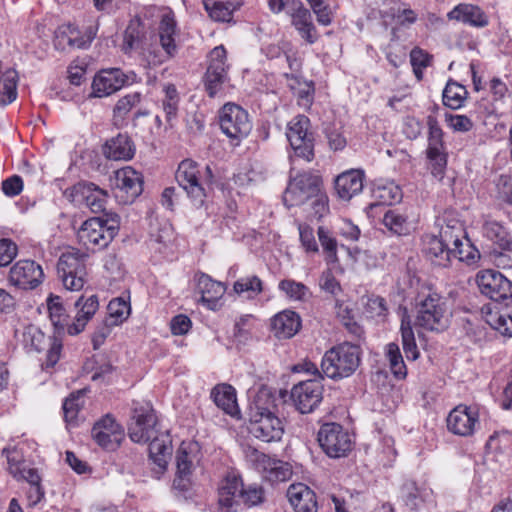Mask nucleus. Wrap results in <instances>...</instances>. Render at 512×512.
Returning a JSON list of instances; mask_svg holds the SVG:
<instances>
[{
  "label": "nucleus",
  "instance_id": "nucleus-1",
  "mask_svg": "<svg viewBox=\"0 0 512 512\" xmlns=\"http://www.w3.org/2000/svg\"><path fill=\"white\" fill-rule=\"evenodd\" d=\"M151 40L140 21L132 20L125 30L122 49L126 54L134 52L144 67L160 66L178 54L175 50L168 52L167 48L159 47Z\"/></svg>",
  "mask_w": 512,
  "mask_h": 512
},
{
  "label": "nucleus",
  "instance_id": "nucleus-2",
  "mask_svg": "<svg viewBox=\"0 0 512 512\" xmlns=\"http://www.w3.org/2000/svg\"><path fill=\"white\" fill-rule=\"evenodd\" d=\"M415 326L425 331L443 332L450 324L446 301L436 291L420 292L415 303Z\"/></svg>",
  "mask_w": 512,
  "mask_h": 512
},
{
  "label": "nucleus",
  "instance_id": "nucleus-3",
  "mask_svg": "<svg viewBox=\"0 0 512 512\" xmlns=\"http://www.w3.org/2000/svg\"><path fill=\"white\" fill-rule=\"evenodd\" d=\"M265 403H273L269 394L261 391L257 394L249 412V432L264 442L279 441L284 433V426L279 417Z\"/></svg>",
  "mask_w": 512,
  "mask_h": 512
},
{
  "label": "nucleus",
  "instance_id": "nucleus-4",
  "mask_svg": "<svg viewBox=\"0 0 512 512\" xmlns=\"http://www.w3.org/2000/svg\"><path fill=\"white\" fill-rule=\"evenodd\" d=\"M120 228V217L115 213L87 219L78 229L77 238L87 250H100L109 245Z\"/></svg>",
  "mask_w": 512,
  "mask_h": 512
},
{
  "label": "nucleus",
  "instance_id": "nucleus-5",
  "mask_svg": "<svg viewBox=\"0 0 512 512\" xmlns=\"http://www.w3.org/2000/svg\"><path fill=\"white\" fill-rule=\"evenodd\" d=\"M360 361V347L344 342L325 352L321 369L328 378L339 380L351 376L359 367Z\"/></svg>",
  "mask_w": 512,
  "mask_h": 512
},
{
  "label": "nucleus",
  "instance_id": "nucleus-6",
  "mask_svg": "<svg viewBox=\"0 0 512 512\" xmlns=\"http://www.w3.org/2000/svg\"><path fill=\"white\" fill-rule=\"evenodd\" d=\"M263 498L264 492L261 486L256 484L245 486L239 476L228 475L219 489V507L215 512H231L239 503L255 506L260 504Z\"/></svg>",
  "mask_w": 512,
  "mask_h": 512
},
{
  "label": "nucleus",
  "instance_id": "nucleus-7",
  "mask_svg": "<svg viewBox=\"0 0 512 512\" xmlns=\"http://www.w3.org/2000/svg\"><path fill=\"white\" fill-rule=\"evenodd\" d=\"M88 255L72 248L63 252L57 262V274L65 289L80 291L87 281Z\"/></svg>",
  "mask_w": 512,
  "mask_h": 512
},
{
  "label": "nucleus",
  "instance_id": "nucleus-8",
  "mask_svg": "<svg viewBox=\"0 0 512 512\" xmlns=\"http://www.w3.org/2000/svg\"><path fill=\"white\" fill-rule=\"evenodd\" d=\"M320 186H322V180L315 174L304 172L296 176L291 175L283 193V202L288 208L305 205L311 198L317 196Z\"/></svg>",
  "mask_w": 512,
  "mask_h": 512
},
{
  "label": "nucleus",
  "instance_id": "nucleus-9",
  "mask_svg": "<svg viewBox=\"0 0 512 512\" xmlns=\"http://www.w3.org/2000/svg\"><path fill=\"white\" fill-rule=\"evenodd\" d=\"M428 146L426 150L429 168L434 178L441 181L447 166V154L443 141V131L435 116H427Z\"/></svg>",
  "mask_w": 512,
  "mask_h": 512
},
{
  "label": "nucleus",
  "instance_id": "nucleus-10",
  "mask_svg": "<svg viewBox=\"0 0 512 512\" xmlns=\"http://www.w3.org/2000/svg\"><path fill=\"white\" fill-rule=\"evenodd\" d=\"M175 178L195 206L200 207L204 204L207 197L205 181L202 180L199 165L195 161L191 159L181 161Z\"/></svg>",
  "mask_w": 512,
  "mask_h": 512
},
{
  "label": "nucleus",
  "instance_id": "nucleus-11",
  "mask_svg": "<svg viewBox=\"0 0 512 512\" xmlns=\"http://www.w3.org/2000/svg\"><path fill=\"white\" fill-rule=\"evenodd\" d=\"M287 139L297 157L310 162L314 158V135L305 115L294 117L287 125Z\"/></svg>",
  "mask_w": 512,
  "mask_h": 512
},
{
  "label": "nucleus",
  "instance_id": "nucleus-12",
  "mask_svg": "<svg viewBox=\"0 0 512 512\" xmlns=\"http://www.w3.org/2000/svg\"><path fill=\"white\" fill-rule=\"evenodd\" d=\"M219 124L221 131L237 144L246 138L252 129L248 113L234 103H227L222 107Z\"/></svg>",
  "mask_w": 512,
  "mask_h": 512
},
{
  "label": "nucleus",
  "instance_id": "nucleus-13",
  "mask_svg": "<svg viewBox=\"0 0 512 512\" xmlns=\"http://www.w3.org/2000/svg\"><path fill=\"white\" fill-rule=\"evenodd\" d=\"M318 442L322 450L331 458L347 455L352 449L350 434L338 423H325L318 432Z\"/></svg>",
  "mask_w": 512,
  "mask_h": 512
},
{
  "label": "nucleus",
  "instance_id": "nucleus-14",
  "mask_svg": "<svg viewBox=\"0 0 512 512\" xmlns=\"http://www.w3.org/2000/svg\"><path fill=\"white\" fill-rule=\"evenodd\" d=\"M22 343L28 351L41 352L48 347L45 367H53L60 359L62 342L57 337H46L45 334L34 325L26 326L22 332Z\"/></svg>",
  "mask_w": 512,
  "mask_h": 512
},
{
  "label": "nucleus",
  "instance_id": "nucleus-15",
  "mask_svg": "<svg viewBox=\"0 0 512 512\" xmlns=\"http://www.w3.org/2000/svg\"><path fill=\"white\" fill-rule=\"evenodd\" d=\"M476 282L481 293L495 302L512 298V282L496 270L479 271Z\"/></svg>",
  "mask_w": 512,
  "mask_h": 512
},
{
  "label": "nucleus",
  "instance_id": "nucleus-16",
  "mask_svg": "<svg viewBox=\"0 0 512 512\" xmlns=\"http://www.w3.org/2000/svg\"><path fill=\"white\" fill-rule=\"evenodd\" d=\"M226 50L223 46L215 47L209 54V64L205 74V87L210 97H214L228 81Z\"/></svg>",
  "mask_w": 512,
  "mask_h": 512
},
{
  "label": "nucleus",
  "instance_id": "nucleus-17",
  "mask_svg": "<svg viewBox=\"0 0 512 512\" xmlns=\"http://www.w3.org/2000/svg\"><path fill=\"white\" fill-rule=\"evenodd\" d=\"M66 197L77 205L85 204L92 212L98 213L105 210L107 191L100 189L91 182H79L65 191Z\"/></svg>",
  "mask_w": 512,
  "mask_h": 512
},
{
  "label": "nucleus",
  "instance_id": "nucleus-18",
  "mask_svg": "<svg viewBox=\"0 0 512 512\" xmlns=\"http://www.w3.org/2000/svg\"><path fill=\"white\" fill-rule=\"evenodd\" d=\"M323 385L316 378L301 381L291 390V399L296 409L302 413L312 412L321 402Z\"/></svg>",
  "mask_w": 512,
  "mask_h": 512
},
{
  "label": "nucleus",
  "instance_id": "nucleus-19",
  "mask_svg": "<svg viewBox=\"0 0 512 512\" xmlns=\"http://www.w3.org/2000/svg\"><path fill=\"white\" fill-rule=\"evenodd\" d=\"M44 278L42 267L33 260H19L9 271V283L23 290L38 287Z\"/></svg>",
  "mask_w": 512,
  "mask_h": 512
},
{
  "label": "nucleus",
  "instance_id": "nucleus-20",
  "mask_svg": "<svg viewBox=\"0 0 512 512\" xmlns=\"http://www.w3.org/2000/svg\"><path fill=\"white\" fill-rule=\"evenodd\" d=\"M447 429L460 437L472 436L479 427V413L476 408L458 405L447 416Z\"/></svg>",
  "mask_w": 512,
  "mask_h": 512
},
{
  "label": "nucleus",
  "instance_id": "nucleus-21",
  "mask_svg": "<svg viewBox=\"0 0 512 512\" xmlns=\"http://www.w3.org/2000/svg\"><path fill=\"white\" fill-rule=\"evenodd\" d=\"M115 196L123 204L132 203L143 191V179L139 172L127 166L115 172Z\"/></svg>",
  "mask_w": 512,
  "mask_h": 512
},
{
  "label": "nucleus",
  "instance_id": "nucleus-22",
  "mask_svg": "<svg viewBox=\"0 0 512 512\" xmlns=\"http://www.w3.org/2000/svg\"><path fill=\"white\" fill-rule=\"evenodd\" d=\"M286 13L290 16L292 26L302 39L309 44L318 40L319 35L313 23L312 14L300 0H287Z\"/></svg>",
  "mask_w": 512,
  "mask_h": 512
},
{
  "label": "nucleus",
  "instance_id": "nucleus-23",
  "mask_svg": "<svg viewBox=\"0 0 512 512\" xmlns=\"http://www.w3.org/2000/svg\"><path fill=\"white\" fill-rule=\"evenodd\" d=\"M129 81L120 68H108L98 71L92 81L91 97L103 98L114 94Z\"/></svg>",
  "mask_w": 512,
  "mask_h": 512
},
{
  "label": "nucleus",
  "instance_id": "nucleus-24",
  "mask_svg": "<svg viewBox=\"0 0 512 512\" xmlns=\"http://www.w3.org/2000/svg\"><path fill=\"white\" fill-rule=\"evenodd\" d=\"M91 435L102 448L115 450L124 438V431L115 419L107 414L94 424Z\"/></svg>",
  "mask_w": 512,
  "mask_h": 512
},
{
  "label": "nucleus",
  "instance_id": "nucleus-25",
  "mask_svg": "<svg viewBox=\"0 0 512 512\" xmlns=\"http://www.w3.org/2000/svg\"><path fill=\"white\" fill-rule=\"evenodd\" d=\"M157 418L150 408L135 409L132 422L129 425V437L133 442L145 443L150 441L156 431Z\"/></svg>",
  "mask_w": 512,
  "mask_h": 512
},
{
  "label": "nucleus",
  "instance_id": "nucleus-26",
  "mask_svg": "<svg viewBox=\"0 0 512 512\" xmlns=\"http://www.w3.org/2000/svg\"><path fill=\"white\" fill-rule=\"evenodd\" d=\"M96 35L93 27L82 33L76 26L62 27L56 34L55 46L59 49L87 48Z\"/></svg>",
  "mask_w": 512,
  "mask_h": 512
},
{
  "label": "nucleus",
  "instance_id": "nucleus-27",
  "mask_svg": "<svg viewBox=\"0 0 512 512\" xmlns=\"http://www.w3.org/2000/svg\"><path fill=\"white\" fill-rule=\"evenodd\" d=\"M193 446L194 445L191 443L186 444L183 442L177 451V472L173 481V488L180 492H186L191 487V475L194 460L191 451Z\"/></svg>",
  "mask_w": 512,
  "mask_h": 512
},
{
  "label": "nucleus",
  "instance_id": "nucleus-28",
  "mask_svg": "<svg viewBox=\"0 0 512 512\" xmlns=\"http://www.w3.org/2000/svg\"><path fill=\"white\" fill-rule=\"evenodd\" d=\"M287 497L295 512H318L316 494L304 483L291 484Z\"/></svg>",
  "mask_w": 512,
  "mask_h": 512
},
{
  "label": "nucleus",
  "instance_id": "nucleus-29",
  "mask_svg": "<svg viewBox=\"0 0 512 512\" xmlns=\"http://www.w3.org/2000/svg\"><path fill=\"white\" fill-rule=\"evenodd\" d=\"M364 172L351 169L338 175L335 179V190L340 199L351 200L363 190Z\"/></svg>",
  "mask_w": 512,
  "mask_h": 512
},
{
  "label": "nucleus",
  "instance_id": "nucleus-30",
  "mask_svg": "<svg viewBox=\"0 0 512 512\" xmlns=\"http://www.w3.org/2000/svg\"><path fill=\"white\" fill-rule=\"evenodd\" d=\"M447 18L475 28H484L489 23L486 13L479 6L470 3L456 5L447 13Z\"/></svg>",
  "mask_w": 512,
  "mask_h": 512
},
{
  "label": "nucleus",
  "instance_id": "nucleus-31",
  "mask_svg": "<svg viewBox=\"0 0 512 512\" xmlns=\"http://www.w3.org/2000/svg\"><path fill=\"white\" fill-rule=\"evenodd\" d=\"M77 313L73 322L68 325V334L77 335L82 332L86 324L92 319L98 310L99 303L96 295H91L88 298L80 297L75 302Z\"/></svg>",
  "mask_w": 512,
  "mask_h": 512
},
{
  "label": "nucleus",
  "instance_id": "nucleus-32",
  "mask_svg": "<svg viewBox=\"0 0 512 512\" xmlns=\"http://www.w3.org/2000/svg\"><path fill=\"white\" fill-rule=\"evenodd\" d=\"M423 252L435 265L447 267L451 264V246H447L436 235H426L423 239Z\"/></svg>",
  "mask_w": 512,
  "mask_h": 512
},
{
  "label": "nucleus",
  "instance_id": "nucleus-33",
  "mask_svg": "<svg viewBox=\"0 0 512 512\" xmlns=\"http://www.w3.org/2000/svg\"><path fill=\"white\" fill-rule=\"evenodd\" d=\"M301 327V320L297 313L284 310L271 319V329L278 339L293 337Z\"/></svg>",
  "mask_w": 512,
  "mask_h": 512
},
{
  "label": "nucleus",
  "instance_id": "nucleus-34",
  "mask_svg": "<svg viewBox=\"0 0 512 512\" xmlns=\"http://www.w3.org/2000/svg\"><path fill=\"white\" fill-rule=\"evenodd\" d=\"M209 17L216 22H231L233 14L243 4V0H202Z\"/></svg>",
  "mask_w": 512,
  "mask_h": 512
},
{
  "label": "nucleus",
  "instance_id": "nucleus-35",
  "mask_svg": "<svg viewBox=\"0 0 512 512\" xmlns=\"http://www.w3.org/2000/svg\"><path fill=\"white\" fill-rule=\"evenodd\" d=\"M103 153L110 160H130L135 153V148L126 134H118L107 141Z\"/></svg>",
  "mask_w": 512,
  "mask_h": 512
},
{
  "label": "nucleus",
  "instance_id": "nucleus-36",
  "mask_svg": "<svg viewBox=\"0 0 512 512\" xmlns=\"http://www.w3.org/2000/svg\"><path fill=\"white\" fill-rule=\"evenodd\" d=\"M178 35L177 21L172 11L162 15L158 25V40L162 48H167L168 52L175 50L178 52L176 36Z\"/></svg>",
  "mask_w": 512,
  "mask_h": 512
},
{
  "label": "nucleus",
  "instance_id": "nucleus-37",
  "mask_svg": "<svg viewBox=\"0 0 512 512\" xmlns=\"http://www.w3.org/2000/svg\"><path fill=\"white\" fill-rule=\"evenodd\" d=\"M197 289L201 293V300L210 309H214L217 301L225 293V287L221 282L214 281L210 276L201 274L197 280Z\"/></svg>",
  "mask_w": 512,
  "mask_h": 512
},
{
  "label": "nucleus",
  "instance_id": "nucleus-38",
  "mask_svg": "<svg viewBox=\"0 0 512 512\" xmlns=\"http://www.w3.org/2000/svg\"><path fill=\"white\" fill-rule=\"evenodd\" d=\"M211 397L217 407L222 409L226 414L236 416L239 413L236 391L228 384H219L211 391Z\"/></svg>",
  "mask_w": 512,
  "mask_h": 512
},
{
  "label": "nucleus",
  "instance_id": "nucleus-39",
  "mask_svg": "<svg viewBox=\"0 0 512 512\" xmlns=\"http://www.w3.org/2000/svg\"><path fill=\"white\" fill-rule=\"evenodd\" d=\"M483 235L501 249L512 250V235L499 222L486 220L483 224Z\"/></svg>",
  "mask_w": 512,
  "mask_h": 512
},
{
  "label": "nucleus",
  "instance_id": "nucleus-40",
  "mask_svg": "<svg viewBox=\"0 0 512 512\" xmlns=\"http://www.w3.org/2000/svg\"><path fill=\"white\" fill-rule=\"evenodd\" d=\"M150 440L149 457L160 470H164L172 451L168 436L159 437L155 434Z\"/></svg>",
  "mask_w": 512,
  "mask_h": 512
},
{
  "label": "nucleus",
  "instance_id": "nucleus-41",
  "mask_svg": "<svg viewBox=\"0 0 512 512\" xmlns=\"http://www.w3.org/2000/svg\"><path fill=\"white\" fill-rule=\"evenodd\" d=\"M388 14L394 23L393 32L401 28H410L418 19V14L407 4L402 2L392 6Z\"/></svg>",
  "mask_w": 512,
  "mask_h": 512
},
{
  "label": "nucleus",
  "instance_id": "nucleus-42",
  "mask_svg": "<svg viewBox=\"0 0 512 512\" xmlns=\"http://www.w3.org/2000/svg\"><path fill=\"white\" fill-rule=\"evenodd\" d=\"M47 308L49 318L57 333L61 334L65 329L68 331V325L71 323L68 322L69 316L66 314V310L61 303L60 297L51 295L47 299Z\"/></svg>",
  "mask_w": 512,
  "mask_h": 512
},
{
  "label": "nucleus",
  "instance_id": "nucleus-43",
  "mask_svg": "<svg viewBox=\"0 0 512 512\" xmlns=\"http://www.w3.org/2000/svg\"><path fill=\"white\" fill-rule=\"evenodd\" d=\"M107 310L106 326H118L128 319L131 313V306L129 301L123 297H118L109 302Z\"/></svg>",
  "mask_w": 512,
  "mask_h": 512
},
{
  "label": "nucleus",
  "instance_id": "nucleus-44",
  "mask_svg": "<svg viewBox=\"0 0 512 512\" xmlns=\"http://www.w3.org/2000/svg\"><path fill=\"white\" fill-rule=\"evenodd\" d=\"M401 338L405 355L410 360H416L419 357V350L416 345L414 331L411 325L410 316L405 311L401 318Z\"/></svg>",
  "mask_w": 512,
  "mask_h": 512
},
{
  "label": "nucleus",
  "instance_id": "nucleus-45",
  "mask_svg": "<svg viewBox=\"0 0 512 512\" xmlns=\"http://www.w3.org/2000/svg\"><path fill=\"white\" fill-rule=\"evenodd\" d=\"M467 94L463 85L449 80L443 90V104L453 110L459 109L463 106Z\"/></svg>",
  "mask_w": 512,
  "mask_h": 512
},
{
  "label": "nucleus",
  "instance_id": "nucleus-46",
  "mask_svg": "<svg viewBox=\"0 0 512 512\" xmlns=\"http://www.w3.org/2000/svg\"><path fill=\"white\" fill-rule=\"evenodd\" d=\"M383 225L393 234L401 236L409 233L407 216L397 209L388 210L383 216Z\"/></svg>",
  "mask_w": 512,
  "mask_h": 512
},
{
  "label": "nucleus",
  "instance_id": "nucleus-47",
  "mask_svg": "<svg viewBox=\"0 0 512 512\" xmlns=\"http://www.w3.org/2000/svg\"><path fill=\"white\" fill-rule=\"evenodd\" d=\"M278 288L286 297L292 301H306L310 298V289L301 282L293 279H283L279 282Z\"/></svg>",
  "mask_w": 512,
  "mask_h": 512
},
{
  "label": "nucleus",
  "instance_id": "nucleus-48",
  "mask_svg": "<svg viewBox=\"0 0 512 512\" xmlns=\"http://www.w3.org/2000/svg\"><path fill=\"white\" fill-rule=\"evenodd\" d=\"M385 356L393 375L399 379L405 378L407 369L398 344L394 342L387 344L385 347Z\"/></svg>",
  "mask_w": 512,
  "mask_h": 512
},
{
  "label": "nucleus",
  "instance_id": "nucleus-49",
  "mask_svg": "<svg viewBox=\"0 0 512 512\" xmlns=\"http://www.w3.org/2000/svg\"><path fill=\"white\" fill-rule=\"evenodd\" d=\"M451 251L453 252V254H451V260L455 258L461 262L471 264L479 258L478 250L466 236L460 241V244H454L451 247Z\"/></svg>",
  "mask_w": 512,
  "mask_h": 512
},
{
  "label": "nucleus",
  "instance_id": "nucleus-50",
  "mask_svg": "<svg viewBox=\"0 0 512 512\" xmlns=\"http://www.w3.org/2000/svg\"><path fill=\"white\" fill-rule=\"evenodd\" d=\"M374 196L382 204L392 205L398 203L402 199L401 188L393 182L377 186L374 190Z\"/></svg>",
  "mask_w": 512,
  "mask_h": 512
},
{
  "label": "nucleus",
  "instance_id": "nucleus-51",
  "mask_svg": "<svg viewBox=\"0 0 512 512\" xmlns=\"http://www.w3.org/2000/svg\"><path fill=\"white\" fill-rule=\"evenodd\" d=\"M84 393L78 391L72 393L63 403V412L65 421L72 424L76 421L77 416L81 408L84 406Z\"/></svg>",
  "mask_w": 512,
  "mask_h": 512
},
{
  "label": "nucleus",
  "instance_id": "nucleus-52",
  "mask_svg": "<svg viewBox=\"0 0 512 512\" xmlns=\"http://www.w3.org/2000/svg\"><path fill=\"white\" fill-rule=\"evenodd\" d=\"M263 290L262 281L255 275L238 279L234 283V291L237 294L248 293V297H254Z\"/></svg>",
  "mask_w": 512,
  "mask_h": 512
},
{
  "label": "nucleus",
  "instance_id": "nucleus-53",
  "mask_svg": "<svg viewBox=\"0 0 512 512\" xmlns=\"http://www.w3.org/2000/svg\"><path fill=\"white\" fill-rule=\"evenodd\" d=\"M164 98L162 100L163 110L166 114L167 120H171L176 116L179 104V94L173 84H167L163 88Z\"/></svg>",
  "mask_w": 512,
  "mask_h": 512
},
{
  "label": "nucleus",
  "instance_id": "nucleus-54",
  "mask_svg": "<svg viewBox=\"0 0 512 512\" xmlns=\"http://www.w3.org/2000/svg\"><path fill=\"white\" fill-rule=\"evenodd\" d=\"M262 462L266 463L265 469L269 471V478L276 481H285L290 475V469L282 461L272 460L261 455Z\"/></svg>",
  "mask_w": 512,
  "mask_h": 512
},
{
  "label": "nucleus",
  "instance_id": "nucleus-55",
  "mask_svg": "<svg viewBox=\"0 0 512 512\" xmlns=\"http://www.w3.org/2000/svg\"><path fill=\"white\" fill-rule=\"evenodd\" d=\"M141 95L138 92L130 93L120 98L114 107V117L123 119L135 106L140 103Z\"/></svg>",
  "mask_w": 512,
  "mask_h": 512
},
{
  "label": "nucleus",
  "instance_id": "nucleus-56",
  "mask_svg": "<svg viewBox=\"0 0 512 512\" xmlns=\"http://www.w3.org/2000/svg\"><path fill=\"white\" fill-rule=\"evenodd\" d=\"M313 13L316 15L317 22L320 25L328 26L332 23L333 15L330 6L325 0H306Z\"/></svg>",
  "mask_w": 512,
  "mask_h": 512
},
{
  "label": "nucleus",
  "instance_id": "nucleus-57",
  "mask_svg": "<svg viewBox=\"0 0 512 512\" xmlns=\"http://www.w3.org/2000/svg\"><path fill=\"white\" fill-rule=\"evenodd\" d=\"M445 122L454 132H468L473 128L472 120L466 115L445 113Z\"/></svg>",
  "mask_w": 512,
  "mask_h": 512
},
{
  "label": "nucleus",
  "instance_id": "nucleus-58",
  "mask_svg": "<svg viewBox=\"0 0 512 512\" xmlns=\"http://www.w3.org/2000/svg\"><path fill=\"white\" fill-rule=\"evenodd\" d=\"M410 61L413 66V71L418 79L421 78L422 70L429 66L430 56L424 50L416 47L410 52Z\"/></svg>",
  "mask_w": 512,
  "mask_h": 512
},
{
  "label": "nucleus",
  "instance_id": "nucleus-59",
  "mask_svg": "<svg viewBox=\"0 0 512 512\" xmlns=\"http://www.w3.org/2000/svg\"><path fill=\"white\" fill-rule=\"evenodd\" d=\"M3 454L6 455L9 472L13 477H18L23 466L26 464L23 461V456L16 448H5Z\"/></svg>",
  "mask_w": 512,
  "mask_h": 512
},
{
  "label": "nucleus",
  "instance_id": "nucleus-60",
  "mask_svg": "<svg viewBox=\"0 0 512 512\" xmlns=\"http://www.w3.org/2000/svg\"><path fill=\"white\" fill-rule=\"evenodd\" d=\"M318 238L325 252L328 253L329 261H336L337 257V242L336 239L333 238L329 231L324 227L320 226L318 228Z\"/></svg>",
  "mask_w": 512,
  "mask_h": 512
},
{
  "label": "nucleus",
  "instance_id": "nucleus-61",
  "mask_svg": "<svg viewBox=\"0 0 512 512\" xmlns=\"http://www.w3.org/2000/svg\"><path fill=\"white\" fill-rule=\"evenodd\" d=\"M17 245L10 239H0V267L8 266L17 256Z\"/></svg>",
  "mask_w": 512,
  "mask_h": 512
},
{
  "label": "nucleus",
  "instance_id": "nucleus-62",
  "mask_svg": "<svg viewBox=\"0 0 512 512\" xmlns=\"http://www.w3.org/2000/svg\"><path fill=\"white\" fill-rule=\"evenodd\" d=\"M300 241L306 252H318V244L314 237L313 229L306 224H299L298 226Z\"/></svg>",
  "mask_w": 512,
  "mask_h": 512
},
{
  "label": "nucleus",
  "instance_id": "nucleus-63",
  "mask_svg": "<svg viewBox=\"0 0 512 512\" xmlns=\"http://www.w3.org/2000/svg\"><path fill=\"white\" fill-rule=\"evenodd\" d=\"M319 286L321 290L336 296L341 292V286L331 270H325L322 272L319 278Z\"/></svg>",
  "mask_w": 512,
  "mask_h": 512
},
{
  "label": "nucleus",
  "instance_id": "nucleus-64",
  "mask_svg": "<svg viewBox=\"0 0 512 512\" xmlns=\"http://www.w3.org/2000/svg\"><path fill=\"white\" fill-rule=\"evenodd\" d=\"M24 187L22 178L19 175H12L2 182V191L8 197L19 195Z\"/></svg>",
  "mask_w": 512,
  "mask_h": 512
}]
</instances>
